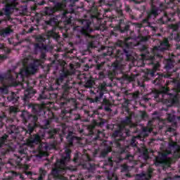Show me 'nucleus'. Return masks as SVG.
<instances>
[{
  "label": "nucleus",
  "instance_id": "f257e3e1",
  "mask_svg": "<svg viewBox=\"0 0 180 180\" xmlns=\"http://www.w3.org/2000/svg\"><path fill=\"white\" fill-rule=\"evenodd\" d=\"M156 42L159 43V45L153 48L152 53L154 56H156V57H162V56H161V53H162L164 50H167L169 46L168 44V39H165L163 41L157 40Z\"/></svg>",
  "mask_w": 180,
  "mask_h": 180
},
{
  "label": "nucleus",
  "instance_id": "f03ea898",
  "mask_svg": "<svg viewBox=\"0 0 180 180\" xmlns=\"http://www.w3.org/2000/svg\"><path fill=\"white\" fill-rule=\"evenodd\" d=\"M66 153V157L65 158H63L60 162H57L56 165V171L58 172H62V174H64V171H65V169H67V167H65V162H67V161H70V153H71V150H70L69 149H67L65 150Z\"/></svg>",
  "mask_w": 180,
  "mask_h": 180
},
{
  "label": "nucleus",
  "instance_id": "7ed1b4c3",
  "mask_svg": "<svg viewBox=\"0 0 180 180\" xmlns=\"http://www.w3.org/2000/svg\"><path fill=\"white\" fill-rule=\"evenodd\" d=\"M41 60H36L34 61V65H30L29 67H27L25 72V74H34L36 72V70H37V67L39 65H41Z\"/></svg>",
  "mask_w": 180,
  "mask_h": 180
},
{
  "label": "nucleus",
  "instance_id": "20e7f679",
  "mask_svg": "<svg viewBox=\"0 0 180 180\" xmlns=\"http://www.w3.org/2000/svg\"><path fill=\"white\" fill-rule=\"evenodd\" d=\"M49 145L47 143H41L38 148V157H43V155H49Z\"/></svg>",
  "mask_w": 180,
  "mask_h": 180
},
{
  "label": "nucleus",
  "instance_id": "39448f33",
  "mask_svg": "<svg viewBox=\"0 0 180 180\" xmlns=\"http://www.w3.org/2000/svg\"><path fill=\"white\" fill-rule=\"evenodd\" d=\"M18 0H13V2L11 4H8L6 6V8L4 9L5 15L7 16L8 15H11L12 13L13 9H15V7L16 5H18V2H16Z\"/></svg>",
  "mask_w": 180,
  "mask_h": 180
},
{
  "label": "nucleus",
  "instance_id": "423d86ee",
  "mask_svg": "<svg viewBox=\"0 0 180 180\" xmlns=\"http://www.w3.org/2000/svg\"><path fill=\"white\" fill-rule=\"evenodd\" d=\"M31 117L33 118L34 120V123H33V126H32L31 124H29V128H28V131H27V133H32V131H33V130H34V127H36V122H37V116H31Z\"/></svg>",
  "mask_w": 180,
  "mask_h": 180
},
{
  "label": "nucleus",
  "instance_id": "0eeeda50",
  "mask_svg": "<svg viewBox=\"0 0 180 180\" xmlns=\"http://www.w3.org/2000/svg\"><path fill=\"white\" fill-rule=\"evenodd\" d=\"M151 178V174H138L136 175V180H146V179H150Z\"/></svg>",
  "mask_w": 180,
  "mask_h": 180
},
{
  "label": "nucleus",
  "instance_id": "6e6552de",
  "mask_svg": "<svg viewBox=\"0 0 180 180\" xmlns=\"http://www.w3.org/2000/svg\"><path fill=\"white\" fill-rule=\"evenodd\" d=\"M129 40H131V41H133L134 39L131 38H127L124 42L122 44L125 47L129 49V47H133V46H136V44H133V43L131 41H129Z\"/></svg>",
  "mask_w": 180,
  "mask_h": 180
},
{
  "label": "nucleus",
  "instance_id": "1a4fd4ad",
  "mask_svg": "<svg viewBox=\"0 0 180 180\" xmlns=\"http://www.w3.org/2000/svg\"><path fill=\"white\" fill-rule=\"evenodd\" d=\"M41 141V139H40L39 135H35L34 138H32L30 140V143H31V144H39V143H40Z\"/></svg>",
  "mask_w": 180,
  "mask_h": 180
},
{
  "label": "nucleus",
  "instance_id": "9d476101",
  "mask_svg": "<svg viewBox=\"0 0 180 180\" xmlns=\"http://www.w3.org/2000/svg\"><path fill=\"white\" fill-rule=\"evenodd\" d=\"M160 67V63H155L153 65V70L152 71L148 72V75H150V77H154V74L155 73V71L158 70V68Z\"/></svg>",
  "mask_w": 180,
  "mask_h": 180
},
{
  "label": "nucleus",
  "instance_id": "9b49d317",
  "mask_svg": "<svg viewBox=\"0 0 180 180\" xmlns=\"http://www.w3.org/2000/svg\"><path fill=\"white\" fill-rule=\"evenodd\" d=\"M11 32H12V30L6 28L1 31L0 34L1 36H3V37H5V36H8V34H9Z\"/></svg>",
  "mask_w": 180,
  "mask_h": 180
},
{
  "label": "nucleus",
  "instance_id": "f8f14e48",
  "mask_svg": "<svg viewBox=\"0 0 180 180\" xmlns=\"http://www.w3.org/2000/svg\"><path fill=\"white\" fill-rule=\"evenodd\" d=\"M172 150H174V151L175 157H177V158H180V153H179L180 146H173Z\"/></svg>",
  "mask_w": 180,
  "mask_h": 180
},
{
  "label": "nucleus",
  "instance_id": "ddd939ff",
  "mask_svg": "<svg viewBox=\"0 0 180 180\" xmlns=\"http://www.w3.org/2000/svg\"><path fill=\"white\" fill-rule=\"evenodd\" d=\"M170 103H178V97L176 95L170 94V99L169 100Z\"/></svg>",
  "mask_w": 180,
  "mask_h": 180
},
{
  "label": "nucleus",
  "instance_id": "4468645a",
  "mask_svg": "<svg viewBox=\"0 0 180 180\" xmlns=\"http://www.w3.org/2000/svg\"><path fill=\"white\" fill-rule=\"evenodd\" d=\"M124 124H129L131 127L136 126V124H131V120L129 117H127L126 120L124 121Z\"/></svg>",
  "mask_w": 180,
  "mask_h": 180
},
{
  "label": "nucleus",
  "instance_id": "2eb2a0df",
  "mask_svg": "<svg viewBox=\"0 0 180 180\" xmlns=\"http://www.w3.org/2000/svg\"><path fill=\"white\" fill-rule=\"evenodd\" d=\"M143 136H148L149 133H151L153 131L152 128H143Z\"/></svg>",
  "mask_w": 180,
  "mask_h": 180
},
{
  "label": "nucleus",
  "instance_id": "dca6fc26",
  "mask_svg": "<svg viewBox=\"0 0 180 180\" xmlns=\"http://www.w3.org/2000/svg\"><path fill=\"white\" fill-rule=\"evenodd\" d=\"M174 67V62L171 59L167 60L166 68H172Z\"/></svg>",
  "mask_w": 180,
  "mask_h": 180
},
{
  "label": "nucleus",
  "instance_id": "f3484780",
  "mask_svg": "<svg viewBox=\"0 0 180 180\" xmlns=\"http://www.w3.org/2000/svg\"><path fill=\"white\" fill-rule=\"evenodd\" d=\"M26 147L25 146H23L22 147H21L20 148V150H18L19 154H20V155H25L26 154Z\"/></svg>",
  "mask_w": 180,
  "mask_h": 180
},
{
  "label": "nucleus",
  "instance_id": "a211bd4d",
  "mask_svg": "<svg viewBox=\"0 0 180 180\" xmlns=\"http://www.w3.org/2000/svg\"><path fill=\"white\" fill-rule=\"evenodd\" d=\"M134 78H136V75H134L131 76H129V75L125 76V79H127V81H129V82H131V81H134Z\"/></svg>",
  "mask_w": 180,
  "mask_h": 180
},
{
  "label": "nucleus",
  "instance_id": "6ab92c4d",
  "mask_svg": "<svg viewBox=\"0 0 180 180\" xmlns=\"http://www.w3.org/2000/svg\"><path fill=\"white\" fill-rule=\"evenodd\" d=\"M39 174H40L39 180H41V179H43V176H44V175H46V171L44 169H43V168H40Z\"/></svg>",
  "mask_w": 180,
  "mask_h": 180
},
{
  "label": "nucleus",
  "instance_id": "aec40b11",
  "mask_svg": "<svg viewBox=\"0 0 180 180\" xmlns=\"http://www.w3.org/2000/svg\"><path fill=\"white\" fill-rule=\"evenodd\" d=\"M94 85V81L89 79L85 84L86 88H91Z\"/></svg>",
  "mask_w": 180,
  "mask_h": 180
},
{
  "label": "nucleus",
  "instance_id": "412c9836",
  "mask_svg": "<svg viewBox=\"0 0 180 180\" xmlns=\"http://www.w3.org/2000/svg\"><path fill=\"white\" fill-rule=\"evenodd\" d=\"M8 139V135H4L0 139V146H2V144L5 143V141H6V139Z\"/></svg>",
  "mask_w": 180,
  "mask_h": 180
},
{
  "label": "nucleus",
  "instance_id": "4be33fe9",
  "mask_svg": "<svg viewBox=\"0 0 180 180\" xmlns=\"http://www.w3.org/2000/svg\"><path fill=\"white\" fill-rule=\"evenodd\" d=\"M2 94H8V87L7 86L0 87V95Z\"/></svg>",
  "mask_w": 180,
  "mask_h": 180
},
{
  "label": "nucleus",
  "instance_id": "5701e85b",
  "mask_svg": "<svg viewBox=\"0 0 180 180\" xmlns=\"http://www.w3.org/2000/svg\"><path fill=\"white\" fill-rule=\"evenodd\" d=\"M136 41L138 42L137 44H139V43H140V41H147V37H139L138 38H136Z\"/></svg>",
  "mask_w": 180,
  "mask_h": 180
},
{
  "label": "nucleus",
  "instance_id": "b1692460",
  "mask_svg": "<svg viewBox=\"0 0 180 180\" xmlns=\"http://www.w3.org/2000/svg\"><path fill=\"white\" fill-rule=\"evenodd\" d=\"M29 117V113L27 112H23L21 114V117H22L23 120H27V117Z\"/></svg>",
  "mask_w": 180,
  "mask_h": 180
},
{
  "label": "nucleus",
  "instance_id": "393cba45",
  "mask_svg": "<svg viewBox=\"0 0 180 180\" xmlns=\"http://www.w3.org/2000/svg\"><path fill=\"white\" fill-rule=\"evenodd\" d=\"M18 112H19V109H18V108L13 107V106L10 108V112L11 113H16Z\"/></svg>",
  "mask_w": 180,
  "mask_h": 180
},
{
  "label": "nucleus",
  "instance_id": "a878e982",
  "mask_svg": "<svg viewBox=\"0 0 180 180\" xmlns=\"http://www.w3.org/2000/svg\"><path fill=\"white\" fill-rule=\"evenodd\" d=\"M167 119L169 122H174V120H175V116H174V115H169Z\"/></svg>",
  "mask_w": 180,
  "mask_h": 180
},
{
  "label": "nucleus",
  "instance_id": "bb28decb",
  "mask_svg": "<svg viewBox=\"0 0 180 180\" xmlns=\"http://www.w3.org/2000/svg\"><path fill=\"white\" fill-rule=\"evenodd\" d=\"M151 14L154 15V16H157V15H158V11H157L155 8H153L151 11Z\"/></svg>",
  "mask_w": 180,
  "mask_h": 180
},
{
  "label": "nucleus",
  "instance_id": "cd10ccee",
  "mask_svg": "<svg viewBox=\"0 0 180 180\" xmlns=\"http://www.w3.org/2000/svg\"><path fill=\"white\" fill-rule=\"evenodd\" d=\"M170 29H172L173 30H178V25H169Z\"/></svg>",
  "mask_w": 180,
  "mask_h": 180
},
{
  "label": "nucleus",
  "instance_id": "c85d7f7f",
  "mask_svg": "<svg viewBox=\"0 0 180 180\" xmlns=\"http://www.w3.org/2000/svg\"><path fill=\"white\" fill-rule=\"evenodd\" d=\"M168 92V88L162 87L160 90V94H167Z\"/></svg>",
  "mask_w": 180,
  "mask_h": 180
},
{
  "label": "nucleus",
  "instance_id": "c756f323",
  "mask_svg": "<svg viewBox=\"0 0 180 180\" xmlns=\"http://www.w3.org/2000/svg\"><path fill=\"white\" fill-rule=\"evenodd\" d=\"M143 155H145L146 160H147V158H148V150H147V149L143 150Z\"/></svg>",
  "mask_w": 180,
  "mask_h": 180
},
{
  "label": "nucleus",
  "instance_id": "7c9ffc66",
  "mask_svg": "<svg viewBox=\"0 0 180 180\" xmlns=\"http://www.w3.org/2000/svg\"><path fill=\"white\" fill-rule=\"evenodd\" d=\"M126 160H129V161H133V160H134V158L131 155H127L126 157Z\"/></svg>",
  "mask_w": 180,
  "mask_h": 180
},
{
  "label": "nucleus",
  "instance_id": "2f4dec72",
  "mask_svg": "<svg viewBox=\"0 0 180 180\" xmlns=\"http://www.w3.org/2000/svg\"><path fill=\"white\" fill-rule=\"evenodd\" d=\"M122 172H124V171H127V165H123L122 166V169H121Z\"/></svg>",
  "mask_w": 180,
  "mask_h": 180
},
{
  "label": "nucleus",
  "instance_id": "473e14b6",
  "mask_svg": "<svg viewBox=\"0 0 180 180\" xmlns=\"http://www.w3.org/2000/svg\"><path fill=\"white\" fill-rule=\"evenodd\" d=\"M87 129L88 130H94V129H95V125L94 124L88 125Z\"/></svg>",
  "mask_w": 180,
  "mask_h": 180
},
{
  "label": "nucleus",
  "instance_id": "72a5a7b5",
  "mask_svg": "<svg viewBox=\"0 0 180 180\" xmlns=\"http://www.w3.org/2000/svg\"><path fill=\"white\" fill-rule=\"evenodd\" d=\"M46 13L49 14V15H50V13H54V11H52L51 8H48L46 10Z\"/></svg>",
  "mask_w": 180,
  "mask_h": 180
},
{
  "label": "nucleus",
  "instance_id": "f704fd0d",
  "mask_svg": "<svg viewBox=\"0 0 180 180\" xmlns=\"http://www.w3.org/2000/svg\"><path fill=\"white\" fill-rule=\"evenodd\" d=\"M119 133H120V131H116L113 134V137H117V136H119Z\"/></svg>",
  "mask_w": 180,
  "mask_h": 180
},
{
  "label": "nucleus",
  "instance_id": "c9c22d12",
  "mask_svg": "<svg viewBox=\"0 0 180 180\" xmlns=\"http://www.w3.org/2000/svg\"><path fill=\"white\" fill-rule=\"evenodd\" d=\"M20 9L22 10V12H20V13H23V12H26V7L21 6Z\"/></svg>",
  "mask_w": 180,
  "mask_h": 180
},
{
  "label": "nucleus",
  "instance_id": "e433bc0d",
  "mask_svg": "<svg viewBox=\"0 0 180 180\" xmlns=\"http://www.w3.org/2000/svg\"><path fill=\"white\" fill-rule=\"evenodd\" d=\"M112 151V149L110 148H108L107 151L105 152V154H108V153H110Z\"/></svg>",
  "mask_w": 180,
  "mask_h": 180
},
{
  "label": "nucleus",
  "instance_id": "4c0bfd02",
  "mask_svg": "<svg viewBox=\"0 0 180 180\" xmlns=\"http://www.w3.org/2000/svg\"><path fill=\"white\" fill-rule=\"evenodd\" d=\"M0 50H5V47H4V45L0 44Z\"/></svg>",
  "mask_w": 180,
  "mask_h": 180
},
{
  "label": "nucleus",
  "instance_id": "58836bf2",
  "mask_svg": "<svg viewBox=\"0 0 180 180\" xmlns=\"http://www.w3.org/2000/svg\"><path fill=\"white\" fill-rule=\"evenodd\" d=\"M167 15H165L164 17H162V20H167Z\"/></svg>",
  "mask_w": 180,
  "mask_h": 180
},
{
  "label": "nucleus",
  "instance_id": "ea45409f",
  "mask_svg": "<svg viewBox=\"0 0 180 180\" xmlns=\"http://www.w3.org/2000/svg\"><path fill=\"white\" fill-rule=\"evenodd\" d=\"M25 174L26 175H32V172H26Z\"/></svg>",
  "mask_w": 180,
  "mask_h": 180
},
{
  "label": "nucleus",
  "instance_id": "a19ab883",
  "mask_svg": "<svg viewBox=\"0 0 180 180\" xmlns=\"http://www.w3.org/2000/svg\"><path fill=\"white\" fill-rule=\"evenodd\" d=\"M105 110H107V112H109V110H110V108L109 107H106L105 108Z\"/></svg>",
  "mask_w": 180,
  "mask_h": 180
},
{
  "label": "nucleus",
  "instance_id": "79ce46f5",
  "mask_svg": "<svg viewBox=\"0 0 180 180\" xmlns=\"http://www.w3.org/2000/svg\"><path fill=\"white\" fill-rule=\"evenodd\" d=\"M142 117H146V112H142Z\"/></svg>",
  "mask_w": 180,
  "mask_h": 180
},
{
  "label": "nucleus",
  "instance_id": "37998d69",
  "mask_svg": "<svg viewBox=\"0 0 180 180\" xmlns=\"http://www.w3.org/2000/svg\"><path fill=\"white\" fill-rule=\"evenodd\" d=\"M124 53H125V54H127V56H129V55L127 54V50L124 49Z\"/></svg>",
  "mask_w": 180,
  "mask_h": 180
},
{
  "label": "nucleus",
  "instance_id": "c03bdc74",
  "mask_svg": "<svg viewBox=\"0 0 180 180\" xmlns=\"http://www.w3.org/2000/svg\"><path fill=\"white\" fill-rule=\"evenodd\" d=\"M32 32H33V29L30 28V30H29V33H32Z\"/></svg>",
  "mask_w": 180,
  "mask_h": 180
},
{
  "label": "nucleus",
  "instance_id": "a18cd8bd",
  "mask_svg": "<svg viewBox=\"0 0 180 180\" xmlns=\"http://www.w3.org/2000/svg\"><path fill=\"white\" fill-rule=\"evenodd\" d=\"M153 58H154V57H153V56H150V58H148L147 60H153Z\"/></svg>",
  "mask_w": 180,
  "mask_h": 180
},
{
  "label": "nucleus",
  "instance_id": "49530a36",
  "mask_svg": "<svg viewBox=\"0 0 180 180\" xmlns=\"http://www.w3.org/2000/svg\"><path fill=\"white\" fill-rule=\"evenodd\" d=\"M0 58H1V59H4V58L6 59V56H0Z\"/></svg>",
  "mask_w": 180,
  "mask_h": 180
},
{
  "label": "nucleus",
  "instance_id": "de8ad7c7",
  "mask_svg": "<svg viewBox=\"0 0 180 180\" xmlns=\"http://www.w3.org/2000/svg\"><path fill=\"white\" fill-rule=\"evenodd\" d=\"M131 146H136L135 143L134 142H131Z\"/></svg>",
  "mask_w": 180,
  "mask_h": 180
},
{
  "label": "nucleus",
  "instance_id": "09e8293b",
  "mask_svg": "<svg viewBox=\"0 0 180 180\" xmlns=\"http://www.w3.org/2000/svg\"><path fill=\"white\" fill-rule=\"evenodd\" d=\"M20 74L21 75H23V70H22V71L20 72Z\"/></svg>",
  "mask_w": 180,
  "mask_h": 180
},
{
  "label": "nucleus",
  "instance_id": "8fccbe9b",
  "mask_svg": "<svg viewBox=\"0 0 180 180\" xmlns=\"http://www.w3.org/2000/svg\"><path fill=\"white\" fill-rule=\"evenodd\" d=\"M98 97H96V101H95V102H98Z\"/></svg>",
  "mask_w": 180,
  "mask_h": 180
},
{
  "label": "nucleus",
  "instance_id": "3c124183",
  "mask_svg": "<svg viewBox=\"0 0 180 180\" xmlns=\"http://www.w3.org/2000/svg\"><path fill=\"white\" fill-rule=\"evenodd\" d=\"M26 61H27V60L25 59L24 60V64H26Z\"/></svg>",
  "mask_w": 180,
  "mask_h": 180
},
{
  "label": "nucleus",
  "instance_id": "603ef678",
  "mask_svg": "<svg viewBox=\"0 0 180 180\" xmlns=\"http://www.w3.org/2000/svg\"><path fill=\"white\" fill-rule=\"evenodd\" d=\"M2 15H4L3 13H0V16H2Z\"/></svg>",
  "mask_w": 180,
  "mask_h": 180
},
{
  "label": "nucleus",
  "instance_id": "864d4df0",
  "mask_svg": "<svg viewBox=\"0 0 180 180\" xmlns=\"http://www.w3.org/2000/svg\"><path fill=\"white\" fill-rule=\"evenodd\" d=\"M66 14L67 13H63V16H65Z\"/></svg>",
  "mask_w": 180,
  "mask_h": 180
},
{
  "label": "nucleus",
  "instance_id": "5fc2aeb1",
  "mask_svg": "<svg viewBox=\"0 0 180 180\" xmlns=\"http://www.w3.org/2000/svg\"><path fill=\"white\" fill-rule=\"evenodd\" d=\"M4 77H2V76H0V81L1 79H2Z\"/></svg>",
  "mask_w": 180,
  "mask_h": 180
},
{
  "label": "nucleus",
  "instance_id": "6e6d98bb",
  "mask_svg": "<svg viewBox=\"0 0 180 180\" xmlns=\"http://www.w3.org/2000/svg\"><path fill=\"white\" fill-rule=\"evenodd\" d=\"M42 58H44V54L42 55Z\"/></svg>",
  "mask_w": 180,
  "mask_h": 180
},
{
  "label": "nucleus",
  "instance_id": "4d7b16f0",
  "mask_svg": "<svg viewBox=\"0 0 180 180\" xmlns=\"http://www.w3.org/2000/svg\"><path fill=\"white\" fill-rule=\"evenodd\" d=\"M168 131H171V128H169V129H168Z\"/></svg>",
  "mask_w": 180,
  "mask_h": 180
},
{
  "label": "nucleus",
  "instance_id": "13d9d810",
  "mask_svg": "<svg viewBox=\"0 0 180 180\" xmlns=\"http://www.w3.org/2000/svg\"><path fill=\"white\" fill-rule=\"evenodd\" d=\"M68 75V74H65V77H67Z\"/></svg>",
  "mask_w": 180,
  "mask_h": 180
},
{
  "label": "nucleus",
  "instance_id": "bf43d9fd",
  "mask_svg": "<svg viewBox=\"0 0 180 180\" xmlns=\"http://www.w3.org/2000/svg\"><path fill=\"white\" fill-rule=\"evenodd\" d=\"M91 103L94 102V100H91Z\"/></svg>",
  "mask_w": 180,
  "mask_h": 180
},
{
  "label": "nucleus",
  "instance_id": "052dcab7",
  "mask_svg": "<svg viewBox=\"0 0 180 180\" xmlns=\"http://www.w3.org/2000/svg\"><path fill=\"white\" fill-rule=\"evenodd\" d=\"M179 16H180V12L179 13Z\"/></svg>",
  "mask_w": 180,
  "mask_h": 180
},
{
  "label": "nucleus",
  "instance_id": "680f3d73",
  "mask_svg": "<svg viewBox=\"0 0 180 180\" xmlns=\"http://www.w3.org/2000/svg\"><path fill=\"white\" fill-rule=\"evenodd\" d=\"M87 32H89V30H87Z\"/></svg>",
  "mask_w": 180,
  "mask_h": 180
},
{
  "label": "nucleus",
  "instance_id": "e2e57ef3",
  "mask_svg": "<svg viewBox=\"0 0 180 180\" xmlns=\"http://www.w3.org/2000/svg\"><path fill=\"white\" fill-rule=\"evenodd\" d=\"M98 70H99V67L98 68Z\"/></svg>",
  "mask_w": 180,
  "mask_h": 180
},
{
  "label": "nucleus",
  "instance_id": "0e129e2a",
  "mask_svg": "<svg viewBox=\"0 0 180 180\" xmlns=\"http://www.w3.org/2000/svg\"><path fill=\"white\" fill-rule=\"evenodd\" d=\"M179 119H180V117H179Z\"/></svg>",
  "mask_w": 180,
  "mask_h": 180
}]
</instances>
